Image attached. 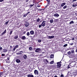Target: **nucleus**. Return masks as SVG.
Returning <instances> with one entry per match:
<instances>
[{"label":"nucleus","mask_w":77,"mask_h":77,"mask_svg":"<svg viewBox=\"0 0 77 77\" xmlns=\"http://www.w3.org/2000/svg\"><path fill=\"white\" fill-rule=\"evenodd\" d=\"M46 21H45V20H44L43 21L42 23H41V25L42 26V27H45L46 25Z\"/></svg>","instance_id":"f257e3e1"},{"label":"nucleus","mask_w":77,"mask_h":77,"mask_svg":"<svg viewBox=\"0 0 77 77\" xmlns=\"http://www.w3.org/2000/svg\"><path fill=\"white\" fill-rule=\"evenodd\" d=\"M34 73L35 75H37L39 74L38 71L37 70H34Z\"/></svg>","instance_id":"f03ea898"},{"label":"nucleus","mask_w":77,"mask_h":77,"mask_svg":"<svg viewBox=\"0 0 77 77\" xmlns=\"http://www.w3.org/2000/svg\"><path fill=\"white\" fill-rule=\"evenodd\" d=\"M6 72L5 71H3V72H0V77H2V75H3L4 73H5Z\"/></svg>","instance_id":"7ed1b4c3"},{"label":"nucleus","mask_w":77,"mask_h":77,"mask_svg":"<svg viewBox=\"0 0 77 77\" xmlns=\"http://www.w3.org/2000/svg\"><path fill=\"white\" fill-rule=\"evenodd\" d=\"M61 66V64L60 63V62L57 63V68H59Z\"/></svg>","instance_id":"20e7f679"},{"label":"nucleus","mask_w":77,"mask_h":77,"mask_svg":"<svg viewBox=\"0 0 77 77\" xmlns=\"http://www.w3.org/2000/svg\"><path fill=\"white\" fill-rule=\"evenodd\" d=\"M54 16L55 17H58L59 16V14L58 13H55L54 14Z\"/></svg>","instance_id":"39448f33"},{"label":"nucleus","mask_w":77,"mask_h":77,"mask_svg":"<svg viewBox=\"0 0 77 77\" xmlns=\"http://www.w3.org/2000/svg\"><path fill=\"white\" fill-rule=\"evenodd\" d=\"M41 49L40 48H38L36 49L35 52L38 53H39L40 51H41Z\"/></svg>","instance_id":"423d86ee"},{"label":"nucleus","mask_w":77,"mask_h":77,"mask_svg":"<svg viewBox=\"0 0 77 77\" xmlns=\"http://www.w3.org/2000/svg\"><path fill=\"white\" fill-rule=\"evenodd\" d=\"M30 33L31 35H34V31H33V30L30 31Z\"/></svg>","instance_id":"0eeeda50"},{"label":"nucleus","mask_w":77,"mask_h":77,"mask_svg":"<svg viewBox=\"0 0 77 77\" xmlns=\"http://www.w3.org/2000/svg\"><path fill=\"white\" fill-rule=\"evenodd\" d=\"M70 41V39L69 38H67L65 39V41H64V40H63V41L64 42H65L66 41Z\"/></svg>","instance_id":"6e6552de"},{"label":"nucleus","mask_w":77,"mask_h":77,"mask_svg":"<svg viewBox=\"0 0 77 77\" xmlns=\"http://www.w3.org/2000/svg\"><path fill=\"white\" fill-rule=\"evenodd\" d=\"M6 29H5V30L4 31V32H2V34H1V35H4V34H5V33H6Z\"/></svg>","instance_id":"1a4fd4ad"},{"label":"nucleus","mask_w":77,"mask_h":77,"mask_svg":"<svg viewBox=\"0 0 77 77\" xmlns=\"http://www.w3.org/2000/svg\"><path fill=\"white\" fill-rule=\"evenodd\" d=\"M54 38V36L53 35V36H48V38L49 39H51Z\"/></svg>","instance_id":"9d476101"},{"label":"nucleus","mask_w":77,"mask_h":77,"mask_svg":"<svg viewBox=\"0 0 77 77\" xmlns=\"http://www.w3.org/2000/svg\"><path fill=\"white\" fill-rule=\"evenodd\" d=\"M26 39V38L25 37V36H22V37H21V39L24 40L25 39Z\"/></svg>","instance_id":"9b49d317"},{"label":"nucleus","mask_w":77,"mask_h":77,"mask_svg":"<svg viewBox=\"0 0 77 77\" xmlns=\"http://www.w3.org/2000/svg\"><path fill=\"white\" fill-rule=\"evenodd\" d=\"M36 9H37V10L38 11H42L44 10V9H43L41 8V9H38V8H36Z\"/></svg>","instance_id":"f8f14e48"},{"label":"nucleus","mask_w":77,"mask_h":77,"mask_svg":"<svg viewBox=\"0 0 77 77\" xmlns=\"http://www.w3.org/2000/svg\"><path fill=\"white\" fill-rule=\"evenodd\" d=\"M16 62L19 63L20 62V60L19 59H17L16 60Z\"/></svg>","instance_id":"ddd939ff"},{"label":"nucleus","mask_w":77,"mask_h":77,"mask_svg":"<svg viewBox=\"0 0 77 77\" xmlns=\"http://www.w3.org/2000/svg\"><path fill=\"white\" fill-rule=\"evenodd\" d=\"M25 25L26 27H28L29 26V23L27 22H26V23H25Z\"/></svg>","instance_id":"4468645a"},{"label":"nucleus","mask_w":77,"mask_h":77,"mask_svg":"<svg viewBox=\"0 0 77 77\" xmlns=\"http://www.w3.org/2000/svg\"><path fill=\"white\" fill-rule=\"evenodd\" d=\"M66 4V3L65 2L62 3L61 5V7H63V6H64V5H65Z\"/></svg>","instance_id":"2eb2a0df"},{"label":"nucleus","mask_w":77,"mask_h":77,"mask_svg":"<svg viewBox=\"0 0 77 77\" xmlns=\"http://www.w3.org/2000/svg\"><path fill=\"white\" fill-rule=\"evenodd\" d=\"M28 77H34V75H27Z\"/></svg>","instance_id":"dca6fc26"},{"label":"nucleus","mask_w":77,"mask_h":77,"mask_svg":"<svg viewBox=\"0 0 77 77\" xmlns=\"http://www.w3.org/2000/svg\"><path fill=\"white\" fill-rule=\"evenodd\" d=\"M54 58V54H51L50 55V58Z\"/></svg>","instance_id":"f3484780"},{"label":"nucleus","mask_w":77,"mask_h":77,"mask_svg":"<svg viewBox=\"0 0 77 77\" xmlns=\"http://www.w3.org/2000/svg\"><path fill=\"white\" fill-rule=\"evenodd\" d=\"M33 50V48L32 47H29V50L30 51H32Z\"/></svg>","instance_id":"a211bd4d"},{"label":"nucleus","mask_w":77,"mask_h":77,"mask_svg":"<svg viewBox=\"0 0 77 77\" xmlns=\"http://www.w3.org/2000/svg\"><path fill=\"white\" fill-rule=\"evenodd\" d=\"M18 37V35H15V36H14V38L16 39H17Z\"/></svg>","instance_id":"6ab92c4d"},{"label":"nucleus","mask_w":77,"mask_h":77,"mask_svg":"<svg viewBox=\"0 0 77 77\" xmlns=\"http://www.w3.org/2000/svg\"><path fill=\"white\" fill-rule=\"evenodd\" d=\"M27 55H25L23 56V58L24 59H26L27 58Z\"/></svg>","instance_id":"aec40b11"},{"label":"nucleus","mask_w":77,"mask_h":77,"mask_svg":"<svg viewBox=\"0 0 77 77\" xmlns=\"http://www.w3.org/2000/svg\"><path fill=\"white\" fill-rule=\"evenodd\" d=\"M48 5H50V0H46Z\"/></svg>","instance_id":"412c9836"},{"label":"nucleus","mask_w":77,"mask_h":77,"mask_svg":"<svg viewBox=\"0 0 77 77\" xmlns=\"http://www.w3.org/2000/svg\"><path fill=\"white\" fill-rule=\"evenodd\" d=\"M4 77H6V75H8V74L7 73H4Z\"/></svg>","instance_id":"4be33fe9"},{"label":"nucleus","mask_w":77,"mask_h":77,"mask_svg":"<svg viewBox=\"0 0 77 77\" xmlns=\"http://www.w3.org/2000/svg\"><path fill=\"white\" fill-rule=\"evenodd\" d=\"M7 51V50L6 49H4L3 50V52H6Z\"/></svg>","instance_id":"5701e85b"},{"label":"nucleus","mask_w":77,"mask_h":77,"mask_svg":"<svg viewBox=\"0 0 77 77\" xmlns=\"http://www.w3.org/2000/svg\"><path fill=\"white\" fill-rule=\"evenodd\" d=\"M66 8H67V5H65V6H64L63 7V9H65Z\"/></svg>","instance_id":"b1692460"},{"label":"nucleus","mask_w":77,"mask_h":77,"mask_svg":"<svg viewBox=\"0 0 77 77\" xmlns=\"http://www.w3.org/2000/svg\"><path fill=\"white\" fill-rule=\"evenodd\" d=\"M71 54V52L70 51L68 52L67 53V54L68 55H70Z\"/></svg>","instance_id":"393cba45"},{"label":"nucleus","mask_w":77,"mask_h":77,"mask_svg":"<svg viewBox=\"0 0 77 77\" xmlns=\"http://www.w3.org/2000/svg\"><path fill=\"white\" fill-rule=\"evenodd\" d=\"M28 14L26 13V14H24L23 15V17H26L28 15Z\"/></svg>","instance_id":"a878e982"},{"label":"nucleus","mask_w":77,"mask_h":77,"mask_svg":"<svg viewBox=\"0 0 77 77\" xmlns=\"http://www.w3.org/2000/svg\"><path fill=\"white\" fill-rule=\"evenodd\" d=\"M50 22L51 23H53V19H51V20H50Z\"/></svg>","instance_id":"bb28decb"},{"label":"nucleus","mask_w":77,"mask_h":77,"mask_svg":"<svg viewBox=\"0 0 77 77\" xmlns=\"http://www.w3.org/2000/svg\"><path fill=\"white\" fill-rule=\"evenodd\" d=\"M13 32V31H10V32L9 33V34L10 35H11L12 34Z\"/></svg>","instance_id":"cd10ccee"},{"label":"nucleus","mask_w":77,"mask_h":77,"mask_svg":"<svg viewBox=\"0 0 77 77\" xmlns=\"http://www.w3.org/2000/svg\"><path fill=\"white\" fill-rule=\"evenodd\" d=\"M26 35L27 36H29L30 35V33L29 32H27L26 34Z\"/></svg>","instance_id":"c85d7f7f"},{"label":"nucleus","mask_w":77,"mask_h":77,"mask_svg":"<svg viewBox=\"0 0 77 77\" xmlns=\"http://www.w3.org/2000/svg\"><path fill=\"white\" fill-rule=\"evenodd\" d=\"M37 22H39L40 21V19L38 18L37 20Z\"/></svg>","instance_id":"c756f323"},{"label":"nucleus","mask_w":77,"mask_h":77,"mask_svg":"<svg viewBox=\"0 0 77 77\" xmlns=\"http://www.w3.org/2000/svg\"><path fill=\"white\" fill-rule=\"evenodd\" d=\"M73 23H74V22L73 21H72V20L69 23L70 24H73Z\"/></svg>","instance_id":"7c9ffc66"},{"label":"nucleus","mask_w":77,"mask_h":77,"mask_svg":"<svg viewBox=\"0 0 77 77\" xmlns=\"http://www.w3.org/2000/svg\"><path fill=\"white\" fill-rule=\"evenodd\" d=\"M34 5V4H33V5H29V6H30V8H31V7H32L33 6V5Z\"/></svg>","instance_id":"2f4dec72"},{"label":"nucleus","mask_w":77,"mask_h":77,"mask_svg":"<svg viewBox=\"0 0 77 77\" xmlns=\"http://www.w3.org/2000/svg\"><path fill=\"white\" fill-rule=\"evenodd\" d=\"M68 46V44H65V45H64L63 46V47H66V46Z\"/></svg>","instance_id":"473e14b6"},{"label":"nucleus","mask_w":77,"mask_h":77,"mask_svg":"<svg viewBox=\"0 0 77 77\" xmlns=\"http://www.w3.org/2000/svg\"><path fill=\"white\" fill-rule=\"evenodd\" d=\"M74 52V50L71 51V53L72 54Z\"/></svg>","instance_id":"72a5a7b5"},{"label":"nucleus","mask_w":77,"mask_h":77,"mask_svg":"<svg viewBox=\"0 0 77 77\" xmlns=\"http://www.w3.org/2000/svg\"><path fill=\"white\" fill-rule=\"evenodd\" d=\"M8 23H9V21H8L7 22H5V25L8 24Z\"/></svg>","instance_id":"f704fd0d"},{"label":"nucleus","mask_w":77,"mask_h":77,"mask_svg":"<svg viewBox=\"0 0 77 77\" xmlns=\"http://www.w3.org/2000/svg\"><path fill=\"white\" fill-rule=\"evenodd\" d=\"M18 47H19L18 45H17L14 47L15 48H17Z\"/></svg>","instance_id":"c9c22d12"},{"label":"nucleus","mask_w":77,"mask_h":77,"mask_svg":"<svg viewBox=\"0 0 77 77\" xmlns=\"http://www.w3.org/2000/svg\"><path fill=\"white\" fill-rule=\"evenodd\" d=\"M74 44L73 43H70L69 44V45L70 46Z\"/></svg>","instance_id":"e433bc0d"},{"label":"nucleus","mask_w":77,"mask_h":77,"mask_svg":"<svg viewBox=\"0 0 77 77\" xmlns=\"http://www.w3.org/2000/svg\"><path fill=\"white\" fill-rule=\"evenodd\" d=\"M2 57H4L5 56V54H2Z\"/></svg>","instance_id":"4c0bfd02"},{"label":"nucleus","mask_w":77,"mask_h":77,"mask_svg":"<svg viewBox=\"0 0 77 77\" xmlns=\"http://www.w3.org/2000/svg\"><path fill=\"white\" fill-rule=\"evenodd\" d=\"M38 42L39 43L41 42H42V40H38Z\"/></svg>","instance_id":"58836bf2"},{"label":"nucleus","mask_w":77,"mask_h":77,"mask_svg":"<svg viewBox=\"0 0 77 77\" xmlns=\"http://www.w3.org/2000/svg\"><path fill=\"white\" fill-rule=\"evenodd\" d=\"M64 75H63V74H61L60 75V77H64Z\"/></svg>","instance_id":"ea45409f"},{"label":"nucleus","mask_w":77,"mask_h":77,"mask_svg":"<svg viewBox=\"0 0 77 77\" xmlns=\"http://www.w3.org/2000/svg\"><path fill=\"white\" fill-rule=\"evenodd\" d=\"M42 25H39V28H40L42 27Z\"/></svg>","instance_id":"a19ab883"},{"label":"nucleus","mask_w":77,"mask_h":77,"mask_svg":"<svg viewBox=\"0 0 77 77\" xmlns=\"http://www.w3.org/2000/svg\"><path fill=\"white\" fill-rule=\"evenodd\" d=\"M37 35H36V34H35V35H34V36H33V38H34V37H35L36 36H37Z\"/></svg>","instance_id":"79ce46f5"},{"label":"nucleus","mask_w":77,"mask_h":77,"mask_svg":"<svg viewBox=\"0 0 77 77\" xmlns=\"http://www.w3.org/2000/svg\"><path fill=\"white\" fill-rule=\"evenodd\" d=\"M10 60V58L8 57L7 59V60L8 61V60Z\"/></svg>","instance_id":"37998d69"},{"label":"nucleus","mask_w":77,"mask_h":77,"mask_svg":"<svg viewBox=\"0 0 77 77\" xmlns=\"http://www.w3.org/2000/svg\"><path fill=\"white\" fill-rule=\"evenodd\" d=\"M2 47L0 48V51H2Z\"/></svg>","instance_id":"c03bdc74"},{"label":"nucleus","mask_w":77,"mask_h":77,"mask_svg":"<svg viewBox=\"0 0 77 77\" xmlns=\"http://www.w3.org/2000/svg\"><path fill=\"white\" fill-rule=\"evenodd\" d=\"M72 6L73 7H75L76 6V5H75V4H73V5H72Z\"/></svg>","instance_id":"a18cd8bd"},{"label":"nucleus","mask_w":77,"mask_h":77,"mask_svg":"<svg viewBox=\"0 0 77 77\" xmlns=\"http://www.w3.org/2000/svg\"><path fill=\"white\" fill-rule=\"evenodd\" d=\"M16 48L14 47L13 49V51H15Z\"/></svg>","instance_id":"49530a36"},{"label":"nucleus","mask_w":77,"mask_h":77,"mask_svg":"<svg viewBox=\"0 0 77 77\" xmlns=\"http://www.w3.org/2000/svg\"><path fill=\"white\" fill-rule=\"evenodd\" d=\"M58 7H59V8L60 9H61V8H62V7L61 6H58Z\"/></svg>","instance_id":"de8ad7c7"},{"label":"nucleus","mask_w":77,"mask_h":77,"mask_svg":"<svg viewBox=\"0 0 77 77\" xmlns=\"http://www.w3.org/2000/svg\"><path fill=\"white\" fill-rule=\"evenodd\" d=\"M46 61L47 63H48V60H47V59H46Z\"/></svg>","instance_id":"09e8293b"},{"label":"nucleus","mask_w":77,"mask_h":77,"mask_svg":"<svg viewBox=\"0 0 77 77\" xmlns=\"http://www.w3.org/2000/svg\"><path fill=\"white\" fill-rule=\"evenodd\" d=\"M29 1V0H26V2H28Z\"/></svg>","instance_id":"8fccbe9b"},{"label":"nucleus","mask_w":77,"mask_h":77,"mask_svg":"<svg viewBox=\"0 0 77 77\" xmlns=\"http://www.w3.org/2000/svg\"><path fill=\"white\" fill-rule=\"evenodd\" d=\"M49 5H48V4L47 5L45 6V8H47V6H48Z\"/></svg>","instance_id":"3c124183"},{"label":"nucleus","mask_w":77,"mask_h":77,"mask_svg":"<svg viewBox=\"0 0 77 77\" xmlns=\"http://www.w3.org/2000/svg\"><path fill=\"white\" fill-rule=\"evenodd\" d=\"M53 61H51L50 62L51 64H53Z\"/></svg>","instance_id":"603ef678"},{"label":"nucleus","mask_w":77,"mask_h":77,"mask_svg":"<svg viewBox=\"0 0 77 77\" xmlns=\"http://www.w3.org/2000/svg\"><path fill=\"white\" fill-rule=\"evenodd\" d=\"M26 31H24L23 32V34H26Z\"/></svg>","instance_id":"864d4df0"},{"label":"nucleus","mask_w":77,"mask_h":77,"mask_svg":"<svg viewBox=\"0 0 77 77\" xmlns=\"http://www.w3.org/2000/svg\"><path fill=\"white\" fill-rule=\"evenodd\" d=\"M4 1V0H0V2H2Z\"/></svg>","instance_id":"5fc2aeb1"},{"label":"nucleus","mask_w":77,"mask_h":77,"mask_svg":"<svg viewBox=\"0 0 77 77\" xmlns=\"http://www.w3.org/2000/svg\"><path fill=\"white\" fill-rule=\"evenodd\" d=\"M29 13H30V11H29V12H28V13H27V14L28 15V14H29Z\"/></svg>","instance_id":"6e6d98bb"},{"label":"nucleus","mask_w":77,"mask_h":77,"mask_svg":"<svg viewBox=\"0 0 77 77\" xmlns=\"http://www.w3.org/2000/svg\"><path fill=\"white\" fill-rule=\"evenodd\" d=\"M76 1H77V0H73L72 1H73V2H74Z\"/></svg>","instance_id":"4d7b16f0"},{"label":"nucleus","mask_w":77,"mask_h":77,"mask_svg":"<svg viewBox=\"0 0 77 77\" xmlns=\"http://www.w3.org/2000/svg\"><path fill=\"white\" fill-rule=\"evenodd\" d=\"M37 7H38V8H39V7H41V6H40V5H39V6H38V5H37Z\"/></svg>","instance_id":"13d9d810"},{"label":"nucleus","mask_w":77,"mask_h":77,"mask_svg":"<svg viewBox=\"0 0 77 77\" xmlns=\"http://www.w3.org/2000/svg\"><path fill=\"white\" fill-rule=\"evenodd\" d=\"M67 68H70V67H69V66H68V67H67Z\"/></svg>","instance_id":"bf43d9fd"},{"label":"nucleus","mask_w":77,"mask_h":77,"mask_svg":"<svg viewBox=\"0 0 77 77\" xmlns=\"http://www.w3.org/2000/svg\"><path fill=\"white\" fill-rule=\"evenodd\" d=\"M2 69H3V70H4V67H2Z\"/></svg>","instance_id":"052dcab7"},{"label":"nucleus","mask_w":77,"mask_h":77,"mask_svg":"<svg viewBox=\"0 0 77 77\" xmlns=\"http://www.w3.org/2000/svg\"><path fill=\"white\" fill-rule=\"evenodd\" d=\"M17 54L20 55V53H17Z\"/></svg>","instance_id":"680f3d73"},{"label":"nucleus","mask_w":77,"mask_h":77,"mask_svg":"<svg viewBox=\"0 0 77 77\" xmlns=\"http://www.w3.org/2000/svg\"><path fill=\"white\" fill-rule=\"evenodd\" d=\"M72 40H75V38H72Z\"/></svg>","instance_id":"e2e57ef3"},{"label":"nucleus","mask_w":77,"mask_h":77,"mask_svg":"<svg viewBox=\"0 0 77 77\" xmlns=\"http://www.w3.org/2000/svg\"><path fill=\"white\" fill-rule=\"evenodd\" d=\"M77 64V63H75V65H76Z\"/></svg>","instance_id":"0e129e2a"},{"label":"nucleus","mask_w":77,"mask_h":77,"mask_svg":"<svg viewBox=\"0 0 77 77\" xmlns=\"http://www.w3.org/2000/svg\"><path fill=\"white\" fill-rule=\"evenodd\" d=\"M54 77H57V75H55Z\"/></svg>","instance_id":"69168bd1"},{"label":"nucleus","mask_w":77,"mask_h":77,"mask_svg":"<svg viewBox=\"0 0 77 77\" xmlns=\"http://www.w3.org/2000/svg\"><path fill=\"white\" fill-rule=\"evenodd\" d=\"M20 54H22V53H20Z\"/></svg>","instance_id":"338daca9"},{"label":"nucleus","mask_w":77,"mask_h":77,"mask_svg":"<svg viewBox=\"0 0 77 77\" xmlns=\"http://www.w3.org/2000/svg\"><path fill=\"white\" fill-rule=\"evenodd\" d=\"M75 52L77 53V49H76V50Z\"/></svg>","instance_id":"774afa93"}]
</instances>
